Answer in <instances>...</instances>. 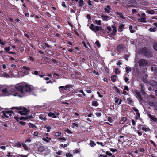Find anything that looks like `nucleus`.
<instances>
[{
  "mask_svg": "<svg viewBox=\"0 0 157 157\" xmlns=\"http://www.w3.org/2000/svg\"><path fill=\"white\" fill-rule=\"evenodd\" d=\"M140 53L144 56L149 58L152 57L153 53L150 50L146 47H143L140 50Z\"/></svg>",
  "mask_w": 157,
  "mask_h": 157,
  "instance_id": "nucleus-1",
  "label": "nucleus"
},
{
  "mask_svg": "<svg viewBox=\"0 0 157 157\" xmlns=\"http://www.w3.org/2000/svg\"><path fill=\"white\" fill-rule=\"evenodd\" d=\"M11 109L13 110L17 109L18 110V113L21 115H26L29 112V110L26 108L22 106L13 107L11 108Z\"/></svg>",
  "mask_w": 157,
  "mask_h": 157,
  "instance_id": "nucleus-2",
  "label": "nucleus"
},
{
  "mask_svg": "<svg viewBox=\"0 0 157 157\" xmlns=\"http://www.w3.org/2000/svg\"><path fill=\"white\" fill-rule=\"evenodd\" d=\"M16 88L18 91L19 93L17 92L15 93V95L20 97H22L25 96L24 92V85H19L16 87Z\"/></svg>",
  "mask_w": 157,
  "mask_h": 157,
  "instance_id": "nucleus-3",
  "label": "nucleus"
},
{
  "mask_svg": "<svg viewBox=\"0 0 157 157\" xmlns=\"http://www.w3.org/2000/svg\"><path fill=\"white\" fill-rule=\"evenodd\" d=\"M72 86L71 85H68L65 86H62L59 87V88L61 93H64L67 91L68 90H70V88H71Z\"/></svg>",
  "mask_w": 157,
  "mask_h": 157,
  "instance_id": "nucleus-4",
  "label": "nucleus"
},
{
  "mask_svg": "<svg viewBox=\"0 0 157 157\" xmlns=\"http://www.w3.org/2000/svg\"><path fill=\"white\" fill-rule=\"evenodd\" d=\"M138 64L140 67H143L147 66L148 64V63L146 59H143L139 61Z\"/></svg>",
  "mask_w": 157,
  "mask_h": 157,
  "instance_id": "nucleus-5",
  "label": "nucleus"
},
{
  "mask_svg": "<svg viewBox=\"0 0 157 157\" xmlns=\"http://www.w3.org/2000/svg\"><path fill=\"white\" fill-rule=\"evenodd\" d=\"M125 49V47L122 44H121L117 46L116 50L118 53H120L121 52L124 50Z\"/></svg>",
  "mask_w": 157,
  "mask_h": 157,
  "instance_id": "nucleus-6",
  "label": "nucleus"
},
{
  "mask_svg": "<svg viewBox=\"0 0 157 157\" xmlns=\"http://www.w3.org/2000/svg\"><path fill=\"white\" fill-rule=\"evenodd\" d=\"M10 113L7 111H2L1 112L0 115L1 117L3 118H8L10 116Z\"/></svg>",
  "mask_w": 157,
  "mask_h": 157,
  "instance_id": "nucleus-7",
  "label": "nucleus"
},
{
  "mask_svg": "<svg viewBox=\"0 0 157 157\" xmlns=\"http://www.w3.org/2000/svg\"><path fill=\"white\" fill-rule=\"evenodd\" d=\"M31 90L32 89L29 86L27 85L24 86L23 91L25 94V92H30Z\"/></svg>",
  "mask_w": 157,
  "mask_h": 157,
  "instance_id": "nucleus-8",
  "label": "nucleus"
},
{
  "mask_svg": "<svg viewBox=\"0 0 157 157\" xmlns=\"http://www.w3.org/2000/svg\"><path fill=\"white\" fill-rule=\"evenodd\" d=\"M12 145L13 147L17 148H21L22 147L21 141H17L16 143H12Z\"/></svg>",
  "mask_w": 157,
  "mask_h": 157,
  "instance_id": "nucleus-9",
  "label": "nucleus"
},
{
  "mask_svg": "<svg viewBox=\"0 0 157 157\" xmlns=\"http://www.w3.org/2000/svg\"><path fill=\"white\" fill-rule=\"evenodd\" d=\"M33 118V117L32 115L28 116L25 115V117H21L19 118L20 120H31Z\"/></svg>",
  "mask_w": 157,
  "mask_h": 157,
  "instance_id": "nucleus-10",
  "label": "nucleus"
},
{
  "mask_svg": "<svg viewBox=\"0 0 157 157\" xmlns=\"http://www.w3.org/2000/svg\"><path fill=\"white\" fill-rule=\"evenodd\" d=\"M94 32H96L99 31H101L102 32H104V29L102 28V27L101 26H96L94 28V29H93Z\"/></svg>",
  "mask_w": 157,
  "mask_h": 157,
  "instance_id": "nucleus-11",
  "label": "nucleus"
},
{
  "mask_svg": "<svg viewBox=\"0 0 157 157\" xmlns=\"http://www.w3.org/2000/svg\"><path fill=\"white\" fill-rule=\"evenodd\" d=\"M136 97L138 98V99L141 101H142L143 100V98L142 97L140 92L136 91Z\"/></svg>",
  "mask_w": 157,
  "mask_h": 157,
  "instance_id": "nucleus-12",
  "label": "nucleus"
},
{
  "mask_svg": "<svg viewBox=\"0 0 157 157\" xmlns=\"http://www.w3.org/2000/svg\"><path fill=\"white\" fill-rule=\"evenodd\" d=\"M111 8L110 6L109 5H107V7L106 8H104V10L105 12L107 13H109L110 12V10Z\"/></svg>",
  "mask_w": 157,
  "mask_h": 157,
  "instance_id": "nucleus-13",
  "label": "nucleus"
},
{
  "mask_svg": "<svg viewBox=\"0 0 157 157\" xmlns=\"http://www.w3.org/2000/svg\"><path fill=\"white\" fill-rule=\"evenodd\" d=\"M38 150L39 152H42L45 150V148L44 146H40L38 148Z\"/></svg>",
  "mask_w": 157,
  "mask_h": 157,
  "instance_id": "nucleus-14",
  "label": "nucleus"
},
{
  "mask_svg": "<svg viewBox=\"0 0 157 157\" xmlns=\"http://www.w3.org/2000/svg\"><path fill=\"white\" fill-rule=\"evenodd\" d=\"M143 127H142L141 128V129L144 131L146 132H150V129L148 127H146V126L145 125H143Z\"/></svg>",
  "mask_w": 157,
  "mask_h": 157,
  "instance_id": "nucleus-15",
  "label": "nucleus"
},
{
  "mask_svg": "<svg viewBox=\"0 0 157 157\" xmlns=\"http://www.w3.org/2000/svg\"><path fill=\"white\" fill-rule=\"evenodd\" d=\"M41 17V16L39 15H36L35 16V18L36 21L38 22H40L41 21V20L40 18V17Z\"/></svg>",
  "mask_w": 157,
  "mask_h": 157,
  "instance_id": "nucleus-16",
  "label": "nucleus"
},
{
  "mask_svg": "<svg viewBox=\"0 0 157 157\" xmlns=\"http://www.w3.org/2000/svg\"><path fill=\"white\" fill-rule=\"evenodd\" d=\"M138 21L142 23H145L147 22L146 20L145 17H142L140 19H138Z\"/></svg>",
  "mask_w": 157,
  "mask_h": 157,
  "instance_id": "nucleus-17",
  "label": "nucleus"
},
{
  "mask_svg": "<svg viewBox=\"0 0 157 157\" xmlns=\"http://www.w3.org/2000/svg\"><path fill=\"white\" fill-rule=\"evenodd\" d=\"M149 118L151 120H152L153 121L156 122L157 121V118L155 116H153L151 115H150L149 116Z\"/></svg>",
  "mask_w": 157,
  "mask_h": 157,
  "instance_id": "nucleus-18",
  "label": "nucleus"
},
{
  "mask_svg": "<svg viewBox=\"0 0 157 157\" xmlns=\"http://www.w3.org/2000/svg\"><path fill=\"white\" fill-rule=\"evenodd\" d=\"M124 142L126 143V145L129 146V145H131V144H132V140H126Z\"/></svg>",
  "mask_w": 157,
  "mask_h": 157,
  "instance_id": "nucleus-19",
  "label": "nucleus"
},
{
  "mask_svg": "<svg viewBox=\"0 0 157 157\" xmlns=\"http://www.w3.org/2000/svg\"><path fill=\"white\" fill-rule=\"evenodd\" d=\"M146 12L150 14H153L155 13V11L152 10H146Z\"/></svg>",
  "mask_w": 157,
  "mask_h": 157,
  "instance_id": "nucleus-20",
  "label": "nucleus"
},
{
  "mask_svg": "<svg viewBox=\"0 0 157 157\" xmlns=\"http://www.w3.org/2000/svg\"><path fill=\"white\" fill-rule=\"evenodd\" d=\"M113 89L117 94H119V95L121 94V93H120L119 89L117 87L114 86L113 87Z\"/></svg>",
  "mask_w": 157,
  "mask_h": 157,
  "instance_id": "nucleus-21",
  "label": "nucleus"
},
{
  "mask_svg": "<svg viewBox=\"0 0 157 157\" xmlns=\"http://www.w3.org/2000/svg\"><path fill=\"white\" fill-rule=\"evenodd\" d=\"M92 105L93 106L97 107L99 105V104L96 101L93 100L92 102Z\"/></svg>",
  "mask_w": 157,
  "mask_h": 157,
  "instance_id": "nucleus-22",
  "label": "nucleus"
},
{
  "mask_svg": "<svg viewBox=\"0 0 157 157\" xmlns=\"http://www.w3.org/2000/svg\"><path fill=\"white\" fill-rule=\"evenodd\" d=\"M48 115L49 117H52L53 118H56V116L55 114L52 112H50L48 114Z\"/></svg>",
  "mask_w": 157,
  "mask_h": 157,
  "instance_id": "nucleus-23",
  "label": "nucleus"
},
{
  "mask_svg": "<svg viewBox=\"0 0 157 157\" xmlns=\"http://www.w3.org/2000/svg\"><path fill=\"white\" fill-rule=\"evenodd\" d=\"M2 91L3 94H5L6 95H8V94L9 93L7 89L6 88L2 89Z\"/></svg>",
  "mask_w": 157,
  "mask_h": 157,
  "instance_id": "nucleus-24",
  "label": "nucleus"
},
{
  "mask_svg": "<svg viewBox=\"0 0 157 157\" xmlns=\"http://www.w3.org/2000/svg\"><path fill=\"white\" fill-rule=\"evenodd\" d=\"M21 144L25 150L27 151L28 150V147L24 143L22 142L21 143Z\"/></svg>",
  "mask_w": 157,
  "mask_h": 157,
  "instance_id": "nucleus-25",
  "label": "nucleus"
},
{
  "mask_svg": "<svg viewBox=\"0 0 157 157\" xmlns=\"http://www.w3.org/2000/svg\"><path fill=\"white\" fill-rule=\"evenodd\" d=\"M39 118L41 120H43L44 121H46L47 119L45 116L43 114H40L39 117Z\"/></svg>",
  "mask_w": 157,
  "mask_h": 157,
  "instance_id": "nucleus-26",
  "label": "nucleus"
},
{
  "mask_svg": "<svg viewBox=\"0 0 157 157\" xmlns=\"http://www.w3.org/2000/svg\"><path fill=\"white\" fill-rule=\"evenodd\" d=\"M101 17L103 18V20H105L106 21H107L109 18V16L102 14L101 15Z\"/></svg>",
  "mask_w": 157,
  "mask_h": 157,
  "instance_id": "nucleus-27",
  "label": "nucleus"
},
{
  "mask_svg": "<svg viewBox=\"0 0 157 157\" xmlns=\"http://www.w3.org/2000/svg\"><path fill=\"white\" fill-rule=\"evenodd\" d=\"M126 70V72L128 74L129 72H130L132 71V68L129 67H126L125 68Z\"/></svg>",
  "mask_w": 157,
  "mask_h": 157,
  "instance_id": "nucleus-28",
  "label": "nucleus"
},
{
  "mask_svg": "<svg viewBox=\"0 0 157 157\" xmlns=\"http://www.w3.org/2000/svg\"><path fill=\"white\" fill-rule=\"evenodd\" d=\"M116 13L117 15H118L120 16V17H121L122 19H125V17H124L122 15V14L118 12H116Z\"/></svg>",
  "mask_w": 157,
  "mask_h": 157,
  "instance_id": "nucleus-29",
  "label": "nucleus"
},
{
  "mask_svg": "<svg viewBox=\"0 0 157 157\" xmlns=\"http://www.w3.org/2000/svg\"><path fill=\"white\" fill-rule=\"evenodd\" d=\"M117 77L116 75H112L111 77V80L113 82H115L116 81V78Z\"/></svg>",
  "mask_w": 157,
  "mask_h": 157,
  "instance_id": "nucleus-30",
  "label": "nucleus"
},
{
  "mask_svg": "<svg viewBox=\"0 0 157 157\" xmlns=\"http://www.w3.org/2000/svg\"><path fill=\"white\" fill-rule=\"evenodd\" d=\"M29 127L31 128H37V127L34 124L31 123H29L28 124Z\"/></svg>",
  "mask_w": 157,
  "mask_h": 157,
  "instance_id": "nucleus-31",
  "label": "nucleus"
},
{
  "mask_svg": "<svg viewBox=\"0 0 157 157\" xmlns=\"http://www.w3.org/2000/svg\"><path fill=\"white\" fill-rule=\"evenodd\" d=\"M69 91L70 92L67 94V96H70L73 95V90H68L67 92H68Z\"/></svg>",
  "mask_w": 157,
  "mask_h": 157,
  "instance_id": "nucleus-32",
  "label": "nucleus"
},
{
  "mask_svg": "<svg viewBox=\"0 0 157 157\" xmlns=\"http://www.w3.org/2000/svg\"><path fill=\"white\" fill-rule=\"evenodd\" d=\"M62 133L60 132H57L55 133V136L56 137H59L60 136Z\"/></svg>",
  "mask_w": 157,
  "mask_h": 157,
  "instance_id": "nucleus-33",
  "label": "nucleus"
},
{
  "mask_svg": "<svg viewBox=\"0 0 157 157\" xmlns=\"http://www.w3.org/2000/svg\"><path fill=\"white\" fill-rule=\"evenodd\" d=\"M89 145L91 147H93L94 146H95L96 145V144L95 142L92 141H90V143L89 144Z\"/></svg>",
  "mask_w": 157,
  "mask_h": 157,
  "instance_id": "nucleus-34",
  "label": "nucleus"
},
{
  "mask_svg": "<svg viewBox=\"0 0 157 157\" xmlns=\"http://www.w3.org/2000/svg\"><path fill=\"white\" fill-rule=\"evenodd\" d=\"M44 128H46L47 129V132H49L50 131V130L51 129V127L49 126H48L47 125L44 126Z\"/></svg>",
  "mask_w": 157,
  "mask_h": 157,
  "instance_id": "nucleus-35",
  "label": "nucleus"
},
{
  "mask_svg": "<svg viewBox=\"0 0 157 157\" xmlns=\"http://www.w3.org/2000/svg\"><path fill=\"white\" fill-rule=\"evenodd\" d=\"M128 1V4H136V0H127Z\"/></svg>",
  "mask_w": 157,
  "mask_h": 157,
  "instance_id": "nucleus-36",
  "label": "nucleus"
},
{
  "mask_svg": "<svg viewBox=\"0 0 157 157\" xmlns=\"http://www.w3.org/2000/svg\"><path fill=\"white\" fill-rule=\"evenodd\" d=\"M94 22L98 24V25H100L101 24V21L100 20H95Z\"/></svg>",
  "mask_w": 157,
  "mask_h": 157,
  "instance_id": "nucleus-37",
  "label": "nucleus"
},
{
  "mask_svg": "<svg viewBox=\"0 0 157 157\" xmlns=\"http://www.w3.org/2000/svg\"><path fill=\"white\" fill-rule=\"evenodd\" d=\"M127 100L129 101L128 104L129 105H131V103L133 102L132 100L131 99L130 97H128L127 98Z\"/></svg>",
  "mask_w": 157,
  "mask_h": 157,
  "instance_id": "nucleus-38",
  "label": "nucleus"
},
{
  "mask_svg": "<svg viewBox=\"0 0 157 157\" xmlns=\"http://www.w3.org/2000/svg\"><path fill=\"white\" fill-rule=\"evenodd\" d=\"M2 76L3 77H4L6 78H9V75L8 74L6 73H4L3 74H2Z\"/></svg>",
  "mask_w": 157,
  "mask_h": 157,
  "instance_id": "nucleus-39",
  "label": "nucleus"
},
{
  "mask_svg": "<svg viewBox=\"0 0 157 157\" xmlns=\"http://www.w3.org/2000/svg\"><path fill=\"white\" fill-rule=\"evenodd\" d=\"M112 28L113 29V32L116 33H117V29L116 27L113 25H112L111 26Z\"/></svg>",
  "mask_w": 157,
  "mask_h": 157,
  "instance_id": "nucleus-40",
  "label": "nucleus"
},
{
  "mask_svg": "<svg viewBox=\"0 0 157 157\" xmlns=\"http://www.w3.org/2000/svg\"><path fill=\"white\" fill-rule=\"evenodd\" d=\"M132 28L133 27L132 25H130L129 26V29L130 30V32L132 33H134L135 32V30L132 29Z\"/></svg>",
  "mask_w": 157,
  "mask_h": 157,
  "instance_id": "nucleus-41",
  "label": "nucleus"
},
{
  "mask_svg": "<svg viewBox=\"0 0 157 157\" xmlns=\"http://www.w3.org/2000/svg\"><path fill=\"white\" fill-rule=\"evenodd\" d=\"M107 33H108V35L110 37H113L114 36L115 34V33L113 32L112 33H109V32H107Z\"/></svg>",
  "mask_w": 157,
  "mask_h": 157,
  "instance_id": "nucleus-42",
  "label": "nucleus"
},
{
  "mask_svg": "<svg viewBox=\"0 0 157 157\" xmlns=\"http://www.w3.org/2000/svg\"><path fill=\"white\" fill-rule=\"evenodd\" d=\"M79 3L80 7H82L84 5V2L83 0H79Z\"/></svg>",
  "mask_w": 157,
  "mask_h": 157,
  "instance_id": "nucleus-43",
  "label": "nucleus"
},
{
  "mask_svg": "<svg viewBox=\"0 0 157 157\" xmlns=\"http://www.w3.org/2000/svg\"><path fill=\"white\" fill-rule=\"evenodd\" d=\"M156 28L155 27H154V28L150 27L149 28V30L151 32H154L156 31Z\"/></svg>",
  "mask_w": 157,
  "mask_h": 157,
  "instance_id": "nucleus-44",
  "label": "nucleus"
},
{
  "mask_svg": "<svg viewBox=\"0 0 157 157\" xmlns=\"http://www.w3.org/2000/svg\"><path fill=\"white\" fill-rule=\"evenodd\" d=\"M22 68L24 70H27L28 71L30 70V68L29 67L26 66H23L22 67Z\"/></svg>",
  "mask_w": 157,
  "mask_h": 157,
  "instance_id": "nucleus-45",
  "label": "nucleus"
},
{
  "mask_svg": "<svg viewBox=\"0 0 157 157\" xmlns=\"http://www.w3.org/2000/svg\"><path fill=\"white\" fill-rule=\"evenodd\" d=\"M153 48L155 51H157V43H154L153 46Z\"/></svg>",
  "mask_w": 157,
  "mask_h": 157,
  "instance_id": "nucleus-46",
  "label": "nucleus"
},
{
  "mask_svg": "<svg viewBox=\"0 0 157 157\" xmlns=\"http://www.w3.org/2000/svg\"><path fill=\"white\" fill-rule=\"evenodd\" d=\"M115 73L116 74H119L120 73V71L118 68H115Z\"/></svg>",
  "mask_w": 157,
  "mask_h": 157,
  "instance_id": "nucleus-47",
  "label": "nucleus"
},
{
  "mask_svg": "<svg viewBox=\"0 0 157 157\" xmlns=\"http://www.w3.org/2000/svg\"><path fill=\"white\" fill-rule=\"evenodd\" d=\"M95 44L96 45V46L98 47V48H99L101 46L100 44L99 41H96Z\"/></svg>",
  "mask_w": 157,
  "mask_h": 157,
  "instance_id": "nucleus-48",
  "label": "nucleus"
},
{
  "mask_svg": "<svg viewBox=\"0 0 157 157\" xmlns=\"http://www.w3.org/2000/svg\"><path fill=\"white\" fill-rule=\"evenodd\" d=\"M66 157H72L73 155L70 153L68 152L66 154Z\"/></svg>",
  "mask_w": 157,
  "mask_h": 157,
  "instance_id": "nucleus-49",
  "label": "nucleus"
},
{
  "mask_svg": "<svg viewBox=\"0 0 157 157\" xmlns=\"http://www.w3.org/2000/svg\"><path fill=\"white\" fill-rule=\"evenodd\" d=\"M13 156L12 153L9 152L7 153V155H6V156L7 157H12Z\"/></svg>",
  "mask_w": 157,
  "mask_h": 157,
  "instance_id": "nucleus-50",
  "label": "nucleus"
},
{
  "mask_svg": "<svg viewBox=\"0 0 157 157\" xmlns=\"http://www.w3.org/2000/svg\"><path fill=\"white\" fill-rule=\"evenodd\" d=\"M148 104L149 105L151 106H154L155 104L152 101H148Z\"/></svg>",
  "mask_w": 157,
  "mask_h": 157,
  "instance_id": "nucleus-51",
  "label": "nucleus"
},
{
  "mask_svg": "<svg viewBox=\"0 0 157 157\" xmlns=\"http://www.w3.org/2000/svg\"><path fill=\"white\" fill-rule=\"evenodd\" d=\"M72 127L73 128H74L75 127H78V124H76L75 123H72Z\"/></svg>",
  "mask_w": 157,
  "mask_h": 157,
  "instance_id": "nucleus-52",
  "label": "nucleus"
},
{
  "mask_svg": "<svg viewBox=\"0 0 157 157\" xmlns=\"http://www.w3.org/2000/svg\"><path fill=\"white\" fill-rule=\"evenodd\" d=\"M77 91H78L79 92V93H82L84 96L86 97V95L84 93L83 90H81L78 89Z\"/></svg>",
  "mask_w": 157,
  "mask_h": 157,
  "instance_id": "nucleus-53",
  "label": "nucleus"
},
{
  "mask_svg": "<svg viewBox=\"0 0 157 157\" xmlns=\"http://www.w3.org/2000/svg\"><path fill=\"white\" fill-rule=\"evenodd\" d=\"M124 80L125 82L127 83L128 84L129 83V82L128 81L129 80V78L127 77H125V78H124Z\"/></svg>",
  "mask_w": 157,
  "mask_h": 157,
  "instance_id": "nucleus-54",
  "label": "nucleus"
},
{
  "mask_svg": "<svg viewBox=\"0 0 157 157\" xmlns=\"http://www.w3.org/2000/svg\"><path fill=\"white\" fill-rule=\"evenodd\" d=\"M135 131L138 133V135L139 136H140L142 135V133L141 132H140L138 130H136Z\"/></svg>",
  "mask_w": 157,
  "mask_h": 157,
  "instance_id": "nucleus-55",
  "label": "nucleus"
},
{
  "mask_svg": "<svg viewBox=\"0 0 157 157\" xmlns=\"http://www.w3.org/2000/svg\"><path fill=\"white\" fill-rule=\"evenodd\" d=\"M4 50H5L6 52H9V51L10 50V48L9 47H5L4 48Z\"/></svg>",
  "mask_w": 157,
  "mask_h": 157,
  "instance_id": "nucleus-56",
  "label": "nucleus"
},
{
  "mask_svg": "<svg viewBox=\"0 0 157 157\" xmlns=\"http://www.w3.org/2000/svg\"><path fill=\"white\" fill-rule=\"evenodd\" d=\"M143 81L145 83H148L149 82V81L146 78H143Z\"/></svg>",
  "mask_w": 157,
  "mask_h": 157,
  "instance_id": "nucleus-57",
  "label": "nucleus"
},
{
  "mask_svg": "<svg viewBox=\"0 0 157 157\" xmlns=\"http://www.w3.org/2000/svg\"><path fill=\"white\" fill-rule=\"evenodd\" d=\"M45 52L50 55H52V52L49 50H45Z\"/></svg>",
  "mask_w": 157,
  "mask_h": 157,
  "instance_id": "nucleus-58",
  "label": "nucleus"
},
{
  "mask_svg": "<svg viewBox=\"0 0 157 157\" xmlns=\"http://www.w3.org/2000/svg\"><path fill=\"white\" fill-rule=\"evenodd\" d=\"M115 102L116 103H117L119 100V98L117 97H115Z\"/></svg>",
  "mask_w": 157,
  "mask_h": 157,
  "instance_id": "nucleus-59",
  "label": "nucleus"
},
{
  "mask_svg": "<svg viewBox=\"0 0 157 157\" xmlns=\"http://www.w3.org/2000/svg\"><path fill=\"white\" fill-rule=\"evenodd\" d=\"M127 117H123L121 119V120L124 122H125V121H127Z\"/></svg>",
  "mask_w": 157,
  "mask_h": 157,
  "instance_id": "nucleus-60",
  "label": "nucleus"
},
{
  "mask_svg": "<svg viewBox=\"0 0 157 157\" xmlns=\"http://www.w3.org/2000/svg\"><path fill=\"white\" fill-rule=\"evenodd\" d=\"M108 121L109 122L111 123L113 121V120L110 117H108Z\"/></svg>",
  "mask_w": 157,
  "mask_h": 157,
  "instance_id": "nucleus-61",
  "label": "nucleus"
},
{
  "mask_svg": "<svg viewBox=\"0 0 157 157\" xmlns=\"http://www.w3.org/2000/svg\"><path fill=\"white\" fill-rule=\"evenodd\" d=\"M95 115L97 117H99L101 115V114L100 112H97L95 113Z\"/></svg>",
  "mask_w": 157,
  "mask_h": 157,
  "instance_id": "nucleus-62",
  "label": "nucleus"
},
{
  "mask_svg": "<svg viewBox=\"0 0 157 157\" xmlns=\"http://www.w3.org/2000/svg\"><path fill=\"white\" fill-rule=\"evenodd\" d=\"M44 14L48 17H51V15L48 12H44Z\"/></svg>",
  "mask_w": 157,
  "mask_h": 157,
  "instance_id": "nucleus-63",
  "label": "nucleus"
},
{
  "mask_svg": "<svg viewBox=\"0 0 157 157\" xmlns=\"http://www.w3.org/2000/svg\"><path fill=\"white\" fill-rule=\"evenodd\" d=\"M154 75L157 77V69H154Z\"/></svg>",
  "mask_w": 157,
  "mask_h": 157,
  "instance_id": "nucleus-64",
  "label": "nucleus"
}]
</instances>
